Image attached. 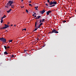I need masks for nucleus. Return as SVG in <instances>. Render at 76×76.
<instances>
[{
  "label": "nucleus",
  "mask_w": 76,
  "mask_h": 76,
  "mask_svg": "<svg viewBox=\"0 0 76 76\" xmlns=\"http://www.w3.org/2000/svg\"><path fill=\"white\" fill-rule=\"evenodd\" d=\"M42 25V23H41L40 24H39V25H40V26H41V25Z\"/></svg>",
  "instance_id": "nucleus-21"
},
{
  "label": "nucleus",
  "mask_w": 76,
  "mask_h": 76,
  "mask_svg": "<svg viewBox=\"0 0 76 76\" xmlns=\"http://www.w3.org/2000/svg\"><path fill=\"white\" fill-rule=\"evenodd\" d=\"M53 2L52 1H50V3H49V4L50 5H52V4H53Z\"/></svg>",
  "instance_id": "nucleus-7"
},
{
  "label": "nucleus",
  "mask_w": 76,
  "mask_h": 76,
  "mask_svg": "<svg viewBox=\"0 0 76 76\" xmlns=\"http://www.w3.org/2000/svg\"><path fill=\"white\" fill-rule=\"evenodd\" d=\"M34 15H35L33 14V16H34Z\"/></svg>",
  "instance_id": "nucleus-41"
},
{
  "label": "nucleus",
  "mask_w": 76,
  "mask_h": 76,
  "mask_svg": "<svg viewBox=\"0 0 76 76\" xmlns=\"http://www.w3.org/2000/svg\"><path fill=\"white\" fill-rule=\"evenodd\" d=\"M34 17L35 18V17H37V16H36V15H35Z\"/></svg>",
  "instance_id": "nucleus-42"
},
{
  "label": "nucleus",
  "mask_w": 76,
  "mask_h": 76,
  "mask_svg": "<svg viewBox=\"0 0 76 76\" xmlns=\"http://www.w3.org/2000/svg\"><path fill=\"white\" fill-rule=\"evenodd\" d=\"M4 54H6V55H7V54H8V53H7V52L5 51V52L4 53Z\"/></svg>",
  "instance_id": "nucleus-11"
},
{
  "label": "nucleus",
  "mask_w": 76,
  "mask_h": 76,
  "mask_svg": "<svg viewBox=\"0 0 76 76\" xmlns=\"http://www.w3.org/2000/svg\"><path fill=\"white\" fill-rule=\"evenodd\" d=\"M24 30H25V31H26V28L23 29L22 30V31H24Z\"/></svg>",
  "instance_id": "nucleus-15"
},
{
  "label": "nucleus",
  "mask_w": 76,
  "mask_h": 76,
  "mask_svg": "<svg viewBox=\"0 0 76 76\" xmlns=\"http://www.w3.org/2000/svg\"><path fill=\"white\" fill-rule=\"evenodd\" d=\"M48 0V3H50V0Z\"/></svg>",
  "instance_id": "nucleus-26"
},
{
  "label": "nucleus",
  "mask_w": 76,
  "mask_h": 76,
  "mask_svg": "<svg viewBox=\"0 0 76 76\" xmlns=\"http://www.w3.org/2000/svg\"><path fill=\"white\" fill-rule=\"evenodd\" d=\"M41 27V26L40 25H39L38 26V28H40V27Z\"/></svg>",
  "instance_id": "nucleus-27"
},
{
  "label": "nucleus",
  "mask_w": 76,
  "mask_h": 76,
  "mask_svg": "<svg viewBox=\"0 0 76 76\" xmlns=\"http://www.w3.org/2000/svg\"><path fill=\"white\" fill-rule=\"evenodd\" d=\"M12 10L11 9H10V10L7 11V13H9V12H10V11Z\"/></svg>",
  "instance_id": "nucleus-9"
},
{
  "label": "nucleus",
  "mask_w": 76,
  "mask_h": 76,
  "mask_svg": "<svg viewBox=\"0 0 76 76\" xmlns=\"http://www.w3.org/2000/svg\"><path fill=\"white\" fill-rule=\"evenodd\" d=\"M35 9L36 10H38V9H37V8Z\"/></svg>",
  "instance_id": "nucleus-37"
},
{
  "label": "nucleus",
  "mask_w": 76,
  "mask_h": 76,
  "mask_svg": "<svg viewBox=\"0 0 76 76\" xmlns=\"http://www.w3.org/2000/svg\"><path fill=\"white\" fill-rule=\"evenodd\" d=\"M23 7H24V6H23Z\"/></svg>",
  "instance_id": "nucleus-47"
},
{
  "label": "nucleus",
  "mask_w": 76,
  "mask_h": 76,
  "mask_svg": "<svg viewBox=\"0 0 76 76\" xmlns=\"http://www.w3.org/2000/svg\"><path fill=\"white\" fill-rule=\"evenodd\" d=\"M3 18H4L3 17H2L1 18V20H3Z\"/></svg>",
  "instance_id": "nucleus-30"
},
{
  "label": "nucleus",
  "mask_w": 76,
  "mask_h": 76,
  "mask_svg": "<svg viewBox=\"0 0 76 76\" xmlns=\"http://www.w3.org/2000/svg\"><path fill=\"white\" fill-rule=\"evenodd\" d=\"M36 25H37V22L35 23V27H36Z\"/></svg>",
  "instance_id": "nucleus-23"
},
{
  "label": "nucleus",
  "mask_w": 76,
  "mask_h": 76,
  "mask_svg": "<svg viewBox=\"0 0 76 76\" xmlns=\"http://www.w3.org/2000/svg\"><path fill=\"white\" fill-rule=\"evenodd\" d=\"M0 29H4V28H3H3H1Z\"/></svg>",
  "instance_id": "nucleus-31"
},
{
  "label": "nucleus",
  "mask_w": 76,
  "mask_h": 76,
  "mask_svg": "<svg viewBox=\"0 0 76 76\" xmlns=\"http://www.w3.org/2000/svg\"><path fill=\"white\" fill-rule=\"evenodd\" d=\"M28 3H31V1H29L28 2Z\"/></svg>",
  "instance_id": "nucleus-28"
},
{
  "label": "nucleus",
  "mask_w": 76,
  "mask_h": 76,
  "mask_svg": "<svg viewBox=\"0 0 76 76\" xmlns=\"http://www.w3.org/2000/svg\"><path fill=\"white\" fill-rule=\"evenodd\" d=\"M21 9H22V8H23V7H21Z\"/></svg>",
  "instance_id": "nucleus-46"
},
{
  "label": "nucleus",
  "mask_w": 76,
  "mask_h": 76,
  "mask_svg": "<svg viewBox=\"0 0 76 76\" xmlns=\"http://www.w3.org/2000/svg\"><path fill=\"white\" fill-rule=\"evenodd\" d=\"M35 8H38V6H37V7H35Z\"/></svg>",
  "instance_id": "nucleus-25"
},
{
  "label": "nucleus",
  "mask_w": 76,
  "mask_h": 76,
  "mask_svg": "<svg viewBox=\"0 0 76 76\" xmlns=\"http://www.w3.org/2000/svg\"><path fill=\"white\" fill-rule=\"evenodd\" d=\"M66 22V21H63V22Z\"/></svg>",
  "instance_id": "nucleus-40"
},
{
  "label": "nucleus",
  "mask_w": 76,
  "mask_h": 76,
  "mask_svg": "<svg viewBox=\"0 0 76 76\" xmlns=\"http://www.w3.org/2000/svg\"><path fill=\"white\" fill-rule=\"evenodd\" d=\"M7 31V30H6V31Z\"/></svg>",
  "instance_id": "nucleus-48"
},
{
  "label": "nucleus",
  "mask_w": 76,
  "mask_h": 76,
  "mask_svg": "<svg viewBox=\"0 0 76 76\" xmlns=\"http://www.w3.org/2000/svg\"><path fill=\"white\" fill-rule=\"evenodd\" d=\"M52 33H56V34H58V32L56 31V30H53L52 31V32H50V34H52Z\"/></svg>",
  "instance_id": "nucleus-1"
},
{
  "label": "nucleus",
  "mask_w": 76,
  "mask_h": 76,
  "mask_svg": "<svg viewBox=\"0 0 76 76\" xmlns=\"http://www.w3.org/2000/svg\"><path fill=\"white\" fill-rule=\"evenodd\" d=\"M45 5L46 6H48V4H45Z\"/></svg>",
  "instance_id": "nucleus-32"
},
{
  "label": "nucleus",
  "mask_w": 76,
  "mask_h": 76,
  "mask_svg": "<svg viewBox=\"0 0 76 76\" xmlns=\"http://www.w3.org/2000/svg\"><path fill=\"white\" fill-rule=\"evenodd\" d=\"M37 29H38V28H35V29H34V31H37Z\"/></svg>",
  "instance_id": "nucleus-14"
},
{
  "label": "nucleus",
  "mask_w": 76,
  "mask_h": 76,
  "mask_svg": "<svg viewBox=\"0 0 76 76\" xmlns=\"http://www.w3.org/2000/svg\"><path fill=\"white\" fill-rule=\"evenodd\" d=\"M41 22H42L41 20H40L39 23H41Z\"/></svg>",
  "instance_id": "nucleus-34"
},
{
  "label": "nucleus",
  "mask_w": 76,
  "mask_h": 76,
  "mask_svg": "<svg viewBox=\"0 0 76 76\" xmlns=\"http://www.w3.org/2000/svg\"><path fill=\"white\" fill-rule=\"evenodd\" d=\"M10 47H7V48H9Z\"/></svg>",
  "instance_id": "nucleus-36"
},
{
  "label": "nucleus",
  "mask_w": 76,
  "mask_h": 76,
  "mask_svg": "<svg viewBox=\"0 0 76 76\" xmlns=\"http://www.w3.org/2000/svg\"><path fill=\"white\" fill-rule=\"evenodd\" d=\"M11 7V8H12V9H14V7H15V6L14 5H11L10 6Z\"/></svg>",
  "instance_id": "nucleus-10"
},
{
  "label": "nucleus",
  "mask_w": 76,
  "mask_h": 76,
  "mask_svg": "<svg viewBox=\"0 0 76 76\" xmlns=\"http://www.w3.org/2000/svg\"><path fill=\"white\" fill-rule=\"evenodd\" d=\"M14 26H16V25L15 24V25H14Z\"/></svg>",
  "instance_id": "nucleus-39"
},
{
  "label": "nucleus",
  "mask_w": 76,
  "mask_h": 76,
  "mask_svg": "<svg viewBox=\"0 0 76 76\" xmlns=\"http://www.w3.org/2000/svg\"><path fill=\"white\" fill-rule=\"evenodd\" d=\"M53 4H57V2L56 1H53Z\"/></svg>",
  "instance_id": "nucleus-8"
},
{
  "label": "nucleus",
  "mask_w": 76,
  "mask_h": 76,
  "mask_svg": "<svg viewBox=\"0 0 76 76\" xmlns=\"http://www.w3.org/2000/svg\"><path fill=\"white\" fill-rule=\"evenodd\" d=\"M3 20H1V23H3Z\"/></svg>",
  "instance_id": "nucleus-18"
},
{
  "label": "nucleus",
  "mask_w": 76,
  "mask_h": 76,
  "mask_svg": "<svg viewBox=\"0 0 76 76\" xmlns=\"http://www.w3.org/2000/svg\"><path fill=\"white\" fill-rule=\"evenodd\" d=\"M0 41H2L3 42H6V39L4 38L3 37H2V38H0Z\"/></svg>",
  "instance_id": "nucleus-2"
},
{
  "label": "nucleus",
  "mask_w": 76,
  "mask_h": 76,
  "mask_svg": "<svg viewBox=\"0 0 76 76\" xmlns=\"http://www.w3.org/2000/svg\"><path fill=\"white\" fill-rule=\"evenodd\" d=\"M5 7H7V8H8V6L7 7V6H5Z\"/></svg>",
  "instance_id": "nucleus-35"
},
{
  "label": "nucleus",
  "mask_w": 76,
  "mask_h": 76,
  "mask_svg": "<svg viewBox=\"0 0 76 76\" xmlns=\"http://www.w3.org/2000/svg\"><path fill=\"white\" fill-rule=\"evenodd\" d=\"M50 13H51V11H49L46 12V14L47 15H49Z\"/></svg>",
  "instance_id": "nucleus-5"
},
{
  "label": "nucleus",
  "mask_w": 76,
  "mask_h": 76,
  "mask_svg": "<svg viewBox=\"0 0 76 76\" xmlns=\"http://www.w3.org/2000/svg\"><path fill=\"white\" fill-rule=\"evenodd\" d=\"M13 3V1H10L8 2V4H9L10 6H12V4Z\"/></svg>",
  "instance_id": "nucleus-3"
},
{
  "label": "nucleus",
  "mask_w": 76,
  "mask_h": 76,
  "mask_svg": "<svg viewBox=\"0 0 76 76\" xmlns=\"http://www.w3.org/2000/svg\"><path fill=\"white\" fill-rule=\"evenodd\" d=\"M4 48H5V50H6V49H7V47H6V46H4Z\"/></svg>",
  "instance_id": "nucleus-16"
},
{
  "label": "nucleus",
  "mask_w": 76,
  "mask_h": 76,
  "mask_svg": "<svg viewBox=\"0 0 76 76\" xmlns=\"http://www.w3.org/2000/svg\"><path fill=\"white\" fill-rule=\"evenodd\" d=\"M3 18H4L3 17H2L1 18V20H3Z\"/></svg>",
  "instance_id": "nucleus-29"
},
{
  "label": "nucleus",
  "mask_w": 76,
  "mask_h": 76,
  "mask_svg": "<svg viewBox=\"0 0 76 76\" xmlns=\"http://www.w3.org/2000/svg\"><path fill=\"white\" fill-rule=\"evenodd\" d=\"M3 18H6V15H4V16L3 17Z\"/></svg>",
  "instance_id": "nucleus-22"
},
{
  "label": "nucleus",
  "mask_w": 76,
  "mask_h": 76,
  "mask_svg": "<svg viewBox=\"0 0 76 76\" xmlns=\"http://www.w3.org/2000/svg\"><path fill=\"white\" fill-rule=\"evenodd\" d=\"M37 17V18H36V19H39L41 18V16H38Z\"/></svg>",
  "instance_id": "nucleus-12"
},
{
  "label": "nucleus",
  "mask_w": 76,
  "mask_h": 76,
  "mask_svg": "<svg viewBox=\"0 0 76 76\" xmlns=\"http://www.w3.org/2000/svg\"><path fill=\"white\" fill-rule=\"evenodd\" d=\"M34 13V14H35V15H36V13Z\"/></svg>",
  "instance_id": "nucleus-44"
},
{
  "label": "nucleus",
  "mask_w": 76,
  "mask_h": 76,
  "mask_svg": "<svg viewBox=\"0 0 76 76\" xmlns=\"http://www.w3.org/2000/svg\"><path fill=\"white\" fill-rule=\"evenodd\" d=\"M45 12V10H42V11H40V13L41 14H43V13H44V12Z\"/></svg>",
  "instance_id": "nucleus-6"
},
{
  "label": "nucleus",
  "mask_w": 76,
  "mask_h": 76,
  "mask_svg": "<svg viewBox=\"0 0 76 76\" xmlns=\"http://www.w3.org/2000/svg\"><path fill=\"white\" fill-rule=\"evenodd\" d=\"M13 41V40H9V42H12V41Z\"/></svg>",
  "instance_id": "nucleus-17"
},
{
  "label": "nucleus",
  "mask_w": 76,
  "mask_h": 76,
  "mask_svg": "<svg viewBox=\"0 0 76 76\" xmlns=\"http://www.w3.org/2000/svg\"><path fill=\"white\" fill-rule=\"evenodd\" d=\"M26 12H28V10H26Z\"/></svg>",
  "instance_id": "nucleus-24"
},
{
  "label": "nucleus",
  "mask_w": 76,
  "mask_h": 76,
  "mask_svg": "<svg viewBox=\"0 0 76 76\" xmlns=\"http://www.w3.org/2000/svg\"><path fill=\"white\" fill-rule=\"evenodd\" d=\"M24 51H26V50H24Z\"/></svg>",
  "instance_id": "nucleus-45"
},
{
  "label": "nucleus",
  "mask_w": 76,
  "mask_h": 76,
  "mask_svg": "<svg viewBox=\"0 0 76 76\" xmlns=\"http://www.w3.org/2000/svg\"><path fill=\"white\" fill-rule=\"evenodd\" d=\"M54 6H55V5L53 4V5L50 6V7H54Z\"/></svg>",
  "instance_id": "nucleus-13"
},
{
  "label": "nucleus",
  "mask_w": 76,
  "mask_h": 76,
  "mask_svg": "<svg viewBox=\"0 0 76 76\" xmlns=\"http://www.w3.org/2000/svg\"><path fill=\"white\" fill-rule=\"evenodd\" d=\"M23 1V0H21V1Z\"/></svg>",
  "instance_id": "nucleus-43"
},
{
  "label": "nucleus",
  "mask_w": 76,
  "mask_h": 76,
  "mask_svg": "<svg viewBox=\"0 0 76 76\" xmlns=\"http://www.w3.org/2000/svg\"><path fill=\"white\" fill-rule=\"evenodd\" d=\"M29 6H32V5H31V4H29Z\"/></svg>",
  "instance_id": "nucleus-33"
},
{
  "label": "nucleus",
  "mask_w": 76,
  "mask_h": 76,
  "mask_svg": "<svg viewBox=\"0 0 76 76\" xmlns=\"http://www.w3.org/2000/svg\"><path fill=\"white\" fill-rule=\"evenodd\" d=\"M45 20V19H42V22H44V21Z\"/></svg>",
  "instance_id": "nucleus-19"
},
{
  "label": "nucleus",
  "mask_w": 76,
  "mask_h": 76,
  "mask_svg": "<svg viewBox=\"0 0 76 76\" xmlns=\"http://www.w3.org/2000/svg\"><path fill=\"white\" fill-rule=\"evenodd\" d=\"M14 57V55H12L11 56V57Z\"/></svg>",
  "instance_id": "nucleus-20"
},
{
  "label": "nucleus",
  "mask_w": 76,
  "mask_h": 76,
  "mask_svg": "<svg viewBox=\"0 0 76 76\" xmlns=\"http://www.w3.org/2000/svg\"><path fill=\"white\" fill-rule=\"evenodd\" d=\"M5 26L3 27L4 29H6V28L9 27V26L7 25L4 24Z\"/></svg>",
  "instance_id": "nucleus-4"
},
{
  "label": "nucleus",
  "mask_w": 76,
  "mask_h": 76,
  "mask_svg": "<svg viewBox=\"0 0 76 76\" xmlns=\"http://www.w3.org/2000/svg\"><path fill=\"white\" fill-rule=\"evenodd\" d=\"M11 26H13V25L11 24Z\"/></svg>",
  "instance_id": "nucleus-38"
}]
</instances>
